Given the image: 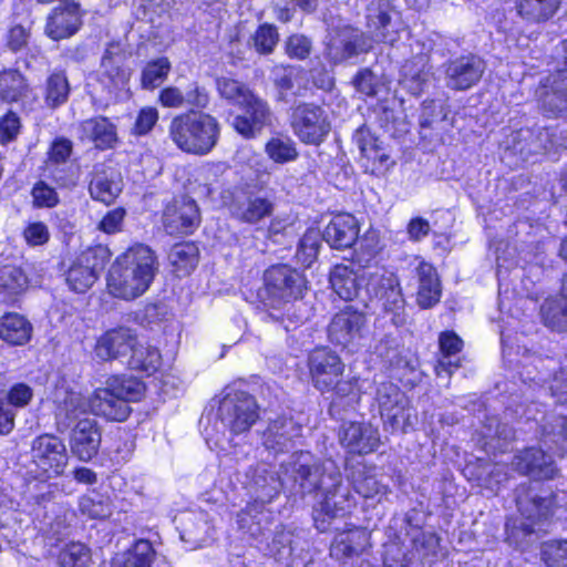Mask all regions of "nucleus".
<instances>
[{
    "instance_id": "f257e3e1",
    "label": "nucleus",
    "mask_w": 567,
    "mask_h": 567,
    "mask_svg": "<svg viewBox=\"0 0 567 567\" xmlns=\"http://www.w3.org/2000/svg\"><path fill=\"white\" fill-rule=\"evenodd\" d=\"M367 10V27L371 38L350 25L338 29L327 44V56L334 64L369 52L372 41L392 44L396 40L395 32L390 30L389 3L373 0Z\"/></svg>"
},
{
    "instance_id": "f03ea898",
    "label": "nucleus",
    "mask_w": 567,
    "mask_h": 567,
    "mask_svg": "<svg viewBox=\"0 0 567 567\" xmlns=\"http://www.w3.org/2000/svg\"><path fill=\"white\" fill-rule=\"evenodd\" d=\"M158 265L155 254L144 245H135L120 255L107 275L110 293L123 300H133L147 291Z\"/></svg>"
},
{
    "instance_id": "7ed1b4c3",
    "label": "nucleus",
    "mask_w": 567,
    "mask_h": 567,
    "mask_svg": "<svg viewBox=\"0 0 567 567\" xmlns=\"http://www.w3.org/2000/svg\"><path fill=\"white\" fill-rule=\"evenodd\" d=\"M266 301L268 316L278 322L288 320L299 323L307 319L306 310L301 311L300 300L306 290V280L296 269L287 265L270 267L265 272Z\"/></svg>"
},
{
    "instance_id": "20e7f679",
    "label": "nucleus",
    "mask_w": 567,
    "mask_h": 567,
    "mask_svg": "<svg viewBox=\"0 0 567 567\" xmlns=\"http://www.w3.org/2000/svg\"><path fill=\"white\" fill-rule=\"evenodd\" d=\"M168 136L182 152L206 155L217 144L219 124L210 114L190 111L172 118Z\"/></svg>"
},
{
    "instance_id": "39448f33",
    "label": "nucleus",
    "mask_w": 567,
    "mask_h": 567,
    "mask_svg": "<svg viewBox=\"0 0 567 567\" xmlns=\"http://www.w3.org/2000/svg\"><path fill=\"white\" fill-rule=\"evenodd\" d=\"M281 468L291 480L295 493L301 497L321 493L328 484L336 485L339 482L340 470L333 462L318 461L305 451L293 453Z\"/></svg>"
},
{
    "instance_id": "423d86ee",
    "label": "nucleus",
    "mask_w": 567,
    "mask_h": 567,
    "mask_svg": "<svg viewBox=\"0 0 567 567\" xmlns=\"http://www.w3.org/2000/svg\"><path fill=\"white\" fill-rule=\"evenodd\" d=\"M132 69L127 65V55L120 43H110L101 59L97 81L105 91L106 103L118 100L127 91Z\"/></svg>"
},
{
    "instance_id": "0eeeda50",
    "label": "nucleus",
    "mask_w": 567,
    "mask_h": 567,
    "mask_svg": "<svg viewBox=\"0 0 567 567\" xmlns=\"http://www.w3.org/2000/svg\"><path fill=\"white\" fill-rule=\"evenodd\" d=\"M369 279L370 301L374 298L382 310L391 316L394 326L400 327L406 322L405 300L399 278L383 268H375Z\"/></svg>"
},
{
    "instance_id": "6e6552de",
    "label": "nucleus",
    "mask_w": 567,
    "mask_h": 567,
    "mask_svg": "<svg viewBox=\"0 0 567 567\" xmlns=\"http://www.w3.org/2000/svg\"><path fill=\"white\" fill-rule=\"evenodd\" d=\"M290 125L293 134L307 145H320L331 131L328 112L308 102H300L291 109Z\"/></svg>"
},
{
    "instance_id": "1a4fd4ad",
    "label": "nucleus",
    "mask_w": 567,
    "mask_h": 567,
    "mask_svg": "<svg viewBox=\"0 0 567 567\" xmlns=\"http://www.w3.org/2000/svg\"><path fill=\"white\" fill-rule=\"evenodd\" d=\"M111 251L106 246L96 245L83 250L65 272L71 290L83 293L90 289L110 261Z\"/></svg>"
},
{
    "instance_id": "9d476101",
    "label": "nucleus",
    "mask_w": 567,
    "mask_h": 567,
    "mask_svg": "<svg viewBox=\"0 0 567 567\" xmlns=\"http://www.w3.org/2000/svg\"><path fill=\"white\" fill-rule=\"evenodd\" d=\"M218 415L231 433L241 434L247 432L258 420V405L249 393L228 390L219 403Z\"/></svg>"
},
{
    "instance_id": "9b49d317",
    "label": "nucleus",
    "mask_w": 567,
    "mask_h": 567,
    "mask_svg": "<svg viewBox=\"0 0 567 567\" xmlns=\"http://www.w3.org/2000/svg\"><path fill=\"white\" fill-rule=\"evenodd\" d=\"M339 482L328 484L320 493L321 498L313 507V522L316 528L324 533L329 530L334 518L343 517L355 506V499L348 486L343 484L341 472Z\"/></svg>"
},
{
    "instance_id": "f8f14e48",
    "label": "nucleus",
    "mask_w": 567,
    "mask_h": 567,
    "mask_svg": "<svg viewBox=\"0 0 567 567\" xmlns=\"http://www.w3.org/2000/svg\"><path fill=\"white\" fill-rule=\"evenodd\" d=\"M311 381L313 386L321 392L336 391L343 394L341 378L344 364L337 353L327 349H315L308 359Z\"/></svg>"
},
{
    "instance_id": "ddd939ff",
    "label": "nucleus",
    "mask_w": 567,
    "mask_h": 567,
    "mask_svg": "<svg viewBox=\"0 0 567 567\" xmlns=\"http://www.w3.org/2000/svg\"><path fill=\"white\" fill-rule=\"evenodd\" d=\"M373 274L371 269L354 271L344 265H337L330 275V284L333 291L343 300L357 301L363 308L370 301L369 279Z\"/></svg>"
},
{
    "instance_id": "4468645a",
    "label": "nucleus",
    "mask_w": 567,
    "mask_h": 567,
    "mask_svg": "<svg viewBox=\"0 0 567 567\" xmlns=\"http://www.w3.org/2000/svg\"><path fill=\"white\" fill-rule=\"evenodd\" d=\"M566 68L550 74L539 85L536 96L547 117H561L567 114V55Z\"/></svg>"
},
{
    "instance_id": "2eb2a0df",
    "label": "nucleus",
    "mask_w": 567,
    "mask_h": 567,
    "mask_svg": "<svg viewBox=\"0 0 567 567\" xmlns=\"http://www.w3.org/2000/svg\"><path fill=\"white\" fill-rule=\"evenodd\" d=\"M272 198L260 192L243 190L233 198L229 210L241 223L255 225L271 217L275 212Z\"/></svg>"
},
{
    "instance_id": "dca6fc26",
    "label": "nucleus",
    "mask_w": 567,
    "mask_h": 567,
    "mask_svg": "<svg viewBox=\"0 0 567 567\" xmlns=\"http://www.w3.org/2000/svg\"><path fill=\"white\" fill-rule=\"evenodd\" d=\"M516 503L523 516L530 520H538L555 515L560 508L567 506L565 492L543 491L537 494L528 489L525 494L517 492Z\"/></svg>"
},
{
    "instance_id": "f3484780",
    "label": "nucleus",
    "mask_w": 567,
    "mask_h": 567,
    "mask_svg": "<svg viewBox=\"0 0 567 567\" xmlns=\"http://www.w3.org/2000/svg\"><path fill=\"white\" fill-rule=\"evenodd\" d=\"M200 223L199 209L188 197L174 198L163 214V224L169 235H189Z\"/></svg>"
},
{
    "instance_id": "a211bd4d",
    "label": "nucleus",
    "mask_w": 567,
    "mask_h": 567,
    "mask_svg": "<svg viewBox=\"0 0 567 567\" xmlns=\"http://www.w3.org/2000/svg\"><path fill=\"white\" fill-rule=\"evenodd\" d=\"M32 460L35 465L49 475H59L68 464L64 443L54 435H40L32 442Z\"/></svg>"
},
{
    "instance_id": "6ab92c4d",
    "label": "nucleus",
    "mask_w": 567,
    "mask_h": 567,
    "mask_svg": "<svg viewBox=\"0 0 567 567\" xmlns=\"http://www.w3.org/2000/svg\"><path fill=\"white\" fill-rule=\"evenodd\" d=\"M367 319L362 310L348 306L337 312L328 327L331 342L348 347L362 338Z\"/></svg>"
},
{
    "instance_id": "aec40b11",
    "label": "nucleus",
    "mask_w": 567,
    "mask_h": 567,
    "mask_svg": "<svg viewBox=\"0 0 567 567\" xmlns=\"http://www.w3.org/2000/svg\"><path fill=\"white\" fill-rule=\"evenodd\" d=\"M485 62L477 55H464L450 60L445 64V84L456 91H465L481 80Z\"/></svg>"
},
{
    "instance_id": "412c9836",
    "label": "nucleus",
    "mask_w": 567,
    "mask_h": 567,
    "mask_svg": "<svg viewBox=\"0 0 567 567\" xmlns=\"http://www.w3.org/2000/svg\"><path fill=\"white\" fill-rule=\"evenodd\" d=\"M240 107L243 113L234 117L233 126L244 137H255L271 124L272 113L268 103L255 93Z\"/></svg>"
},
{
    "instance_id": "4be33fe9",
    "label": "nucleus",
    "mask_w": 567,
    "mask_h": 567,
    "mask_svg": "<svg viewBox=\"0 0 567 567\" xmlns=\"http://www.w3.org/2000/svg\"><path fill=\"white\" fill-rule=\"evenodd\" d=\"M82 25L80 4L64 1L53 8L47 17L44 33L52 40L59 41L75 34Z\"/></svg>"
},
{
    "instance_id": "5701e85b",
    "label": "nucleus",
    "mask_w": 567,
    "mask_h": 567,
    "mask_svg": "<svg viewBox=\"0 0 567 567\" xmlns=\"http://www.w3.org/2000/svg\"><path fill=\"white\" fill-rule=\"evenodd\" d=\"M136 343V333L127 327L106 330L96 339L95 355L102 361L126 359Z\"/></svg>"
},
{
    "instance_id": "b1692460",
    "label": "nucleus",
    "mask_w": 567,
    "mask_h": 567,
    "mask_svg": "<svg viewBox=\"0 0 567 567\" xmlns=\"http://www.w3.org/2000/svg\"><path fill=\"white\" fill-rule=\"evenodd\" d=\"M102 440L101 429L94 419L84 416L74 424L70 437L71 453L82 462L97 455Z\"/></svg>"
},
{
    "instance_id": "393cba45",
    "label": "nucleus",
    "mask_w": 567,
    "mask_h": 567,
    "mask_svg": "<svg viewBox=\"0 0 567 567\" xmlns=\"http://www.w3.org/2000/svg\"><path fill=\"white\" fill-rule=\"evenodd\" d=\"M512 466L520 474L534 480L553 478L557 472L554 460L540 449H526L513 458Z\"/></svg>"
},
{
    "instance_id": "a878e982",
    "label": "nucleus",
    "mask_w": 567,
    "mask_h": 567,
    "mask_svg": "<svg viewBox=\"0 0 567 567\" xmlns=\"http://www.w3.org/2000/svg\"><path fill=\"white\" fill-rule=\"evenodd\" d=\"M340 442L350 452L367 454L374 451L380 443L378 429L369 423H344L339 433Z\"/></svg>"
},
{
    "instance_id": "bb28decb",
    "label": "nucleus",
    "mask_w": 567,
    "mask_h": 567,
    "mask_svg": "<svg viewBox=\"0 0 567 567\" xmlns=\"http://www.w3.org/2000/svg\"><path fill=\"white\" fill-rule=\"evenodd\" d=\"M301 435V427L288 417H277L262 432L264 446L275 454L287 452L293 446V440Z\"/></svg>"
},
{
    "instance_id": "cd10ccee",
    "label": "nucleus",
    "mask_w": 567,
    "mask_h": 567,
    "mask_svg": "<svg viewBox=\"0 0 567 567\" xmlns=\"http://www.w3.org/2000/svg\"><path fill=\"white\" fill-rule=\"evenodd\" d=\"M158 101L164 107L183 109L206 107L209 99L205 87L193 81L184 90L173 85L164 87L159 92Z\"/></svg>"
},
{
    "instance_id": "c85d7f7f",
    "label": "nucleus",
    "mask_w": 567,
    "mask_h": 567,
    "mask_svg": "<svg viewBox=\"0 0 567 567\" xmlns=\"http://www.w3.org/2000/svg\"><path fill=\"white\" fill-rule=\"evenodd\" d=\"M359 235V225L354 216L339 214L326 226L322 239L333 249H347L353 246Z\"/></svg>"
},
{
    "instance_id": "c756f323",
    "label": "nucleus",
    "mask_w": 567,
    "mask_h": 567,
    "mask_svg": "<svg viewBox=\"0 0 567 567\" xmlns=\"http://www.w3.org/2000/svg\"><path fill=\"white\" fill-rule=\"evenodd\" d=\"M92 413L110 421L122 422L131 413L130 405L109 386L96 389L91 395Z\"/></svg>"
},
{
    "instance_id": "7c9ffc66",
    "label": "nucleus",
    "mask_w": 567,
    "mask_h": 567,
    "mask_svg": "<svg viewBox=\"0 0 567 567\" xmlns=\"http://www.w3.org/2000/svg\"><path fill=\"white\" fill-rule=\"evenodd\" d=\"M80 132L82 140H89L100 150L112 148L117 142L115 125L104 116L83 121L80 124Z\"/></svg>"
},
{
    "instance_id": "2f4dec72",
    "label": "nucleus",
    "mask_w": 567,
    "mask_h": 567,
    "mask_svg": "<svg viewBox=\"0 0 567 567\" xmlns=\"http://www.w3.org/2000/svg\"><path fill=\"white\" fill-rule=\"evenodd\" d=\"M419 288L416 292V302L423 309L435 306L441 298V282L435 268L424 261H421L416 268Z\"/></svg>"
},
{
    "instance_id": "473e14b6",
    "label": "nucleus",
    "mask_w": 567,
    "mask_h": 567,
    "mask_svg": "<svg viewBox=\"0 0 567 567\" xmlns=\"http://www.w3.org/2000/svg\"><path fill=\"white\" fill-rule=\"evenodd\" d=\"M367 546V532L361 528H353L336 536L330 547V555L346 564L349 558L360 555Z\"/></svg>"
},
{
    "instance_id": "72a5a7b5",
    "label": "nucleus",
    "mask_w": 567,
    "mask_h": 567,
    "mask_svg": "<svg viewBox=\"0 0 567 567\" xmlns=\"http://www.w3.org/2000/svg\"><path fill=\"white\" fill-rule=\"evenodd\" d=\"M33 95L28 79L17 69L0 71V100L6 103L23 102Z\"/></svg>"
},
{
    "instance_id": "f704fd0d",
    "label": "nucleus",
    "mask_w": 567,
    "mask_h": 567,
    "mask_svg": "<svg viewBox=\"0 0 567 567\" xmlns=\"http://www.w3.org/2000/svg\"><path fill=\"white\" fill-rule=\"evenodd\" d=\"M89 190L93 199L110 205L122 192L121 175L113 169H96L90 182Z\"/></svg>"
},
{
    "instance_id": "c9c22d12",
    "label": "nucleus",
    "mask_w": 567,
    "mask_h": 567,
    "mask_svg": "<svg viewBox=\"0 0 567 567\" xmlns=\"http://www.w3.org/2000/svg\"><path fill=\"white\" fill-rule=\"evenodd\" d=\"M71 94V85L65 71L51 72L43 84L42 96L49 110H56L66 104Z\"/></svg>"
},
{
    "instance_id": "e433bc0d",
    "label": "nucleus",
    "mask_w": 567,
    "mask_h": 567,
    "mask_svg": "<svg viewBox=\"0 0 567 567\" xmlns=\"http://www.w3.org/2000/svg\"><path fill=\"white\" fill-rule=\"evenodd\" d=\"M249 484L258 497L265 499H271L277 495L282 487L281 480L271 471L270 466L265 463H259L256 466H251L247 472Z\"/></svg>"
},
{
    "instance_id": "4c0bfd02",
    "label": "nucleus",
    "mask_w": 567,
    "mask_h": 567,
    "mask_svg": "<svg viewBox=\"0 0 567 567\" xmlns=\"http://www.w3.org/2000/svg\"><path fill=\"white\" fill-rule=\"evenodd\" d=\"M375 399L380 413L391 422H396L404 409L405 396L403 392L392 382H382L377 389Z\"/></svg>"
},
{
    "instance_id": "58836bf2",
    "label": "nucleus",
    "mask_w": 567,
    "mask_h": 567,
    "mask_svg": "<svg viewBox=\"0 0 567 567\" xmlns=\"http://www.w3.org/2000/svg\"><path fill=\"white\" fill-rule=\"evenodd\" d=\"M32 326L21 315L6 313L0 318V338L14 346L27 343L31 338Z\"/></svg>"
},
{
    "instance_id": "ea45409f",
    "label": "nucleus",
    "mask_w": 567,
    "mask_h": 567,
    "mask_svg": "<svg viewBox=\"0 0 567 567\" xmlns=\"http://www.w3.org/2000/svg\"><path fill=\"white\" fill-rule=\"evenodd\" d=\"M439 346L441 358L435 365L436 375L441 377L443 372L450 375L460 367L458 360L453 361L451 357L462 350L463 341L454 331H444L439 337Z\"/></svg>"
},
{
    "instance_id": "a19ab883",
    "label": "nucleus",
    "mask_w": 567,
    "mask_h": 567,
    "mask_svg": "<svg viewBox=\"0 0 567 567\" xmlns=\"http://www.w3.org/2000/svg\"><path fill=\"white\" fill-rule=\"evenodd\" d=\"M561 0H516L518 14L526 21L542 23L551 19Z\"/></svg>"
},
{
    "instance_id": "79ce46f5",
    "label": "nucleus",
    "mask_w": 567,
    "mask_h": 567,
    "mask_svg": "<svg viewBox=\"0 0 567 567\" xmlns=\"http://www.w3.org/2000/svg\"><path fill=\"white\" fill-rule=\"evenodd\" d=\"M155 556L152 544L138 539L124 553L117 554L112 561L113 567H151Z\"/></svg>"
},
{
    "instance_id": "37998d69",
    "label": "nucleus",
    "mask_w": 567,
    "mask_h": 567,
    "mask_svg": "<svg viewBox=\"0 0 567 567\" xmlns=\"http://www.w3.org/2000/svg\"><path fill=\"white\" fill-rule=\"evenodd\" d=\"M89 413H92L91 396L85 398L80 393L70 392L59 408L58 417L65 427H70L73 423H78L79 420H83L84 417L82 416Z\"/></svg>"
},
{
    "instance_id": "c03bdc74",
    "label": "nucleus",
    "mask_w": 567,
    "mask_h": 567,
    "mask_svg": "<svg viewBox=\"0 0 567 567\" xmlns=\"http://www.w3.org/2000/svg\"><path fill=\"white\" fill-rule=\"evenodd\" d=\"M544 324L555 331L567 330V297L560 296L546 299L540 307Z\"/></svg>"
},
{
    "instance_id": "a18cd8bd",
    "label": "nucleus",
    "mask_w": 567,
    "mask_h": 567,
    "mask_svg": "<svg viewBox=\"0 0 567 567\" xmlns=\"http://www.w3.org/2000/svg\"><path fill=\"white\" fill-rule=\"evenodd\" d=\"M126 359L131 369L145 371L148 374L155 372L159 368L162 361V357L157 348L142 344L138 342L137 338L134 349H132Z\"/></svg>"
},
{
    "instance_id": "49530a36",
    "label": "nucleus",
    "mask_w": 567,
    "mask_h": 567,
    "mask_svg": "<svg viewBox=\"0 0 567 567\" xmlns=\"http://www.w3.org/2000/svg\"><path fill=\"white\" fill-rule=\"evenodd\" d=\"M199 250L194 243L183 241L175 244L168 255L175 270L179 275H188L198 262Z\"/></svg>"
},
{
    "instance_id": "de8ad7c7",
    "label": "nucleus",
    "mask_w": 567,
    "mask_h": 567,
    "mask_svg": "<svg viewBox=\"0 0 567 567\" xmlns=\"http://www.w3.org/2000/svg\"><path fill=\"white\" fill-rule=\"evenodd\" d=\"M172 64L166 56L148 61L141 72V86L144 90H154L166 81Z\"/></svg>"
},
{
    "instance_id": "09e8293b",
    "label": "nucleus",
    "mask_w": 567,
    "mask_h": 567,
    "mask_svg": "<svg viewBox=\"0 0 567 567\" xmlns=\"http://www.w3.org/2000/svg\"><path fill=\"white\" fill-rule=\"evenodd\" d=\"M58 564L60 567H90L92 565L91 549L80 542L69 543L61 548Z\"/></svg>"
},
{
    "instance_id": "8fccbe9b",
    "label": "nucleus",
    "mask_w": 567,
    "mask_h": 567,
    "mask_svg": "<svg viewBox=\"0 0 567 567\" xmlns=\"http://www.w3.org/2000/svg\"><path fill=\"white\" fill-rule=\"evenodd\" d=\"M27 284V277L21 269L12 266L0 268V296L2 295L4 300H13L25 289Z\"/></svg>"
},
{
    "instance_id": "3c124183",
    "label": "nucleus",
    "mask_w": 567,
    "mask_h": 567,
    "mask_svg": "<svg viewBox=\"0 0 567 567\" xmlns=\"http://www.w3.org/2000/svg\"><path fill=\"white\" fill-rule=\"evenodd\" d=\"M109 385L127 404L130 401H138L144 392L145 385L142 381L132 377L113 375L107 379Z\"/></svg>"
},
{
    "instance_id": "603ef678",
    "label": "nucleus",
    "mask_w": 567,
    "mask_h": 567,
    "mask_svg": "<svg viewBox=\"0 0 567 567\" xmlns=\"http://www.w3.org/2000/svg\"><path fill=\"white\" fill-rule=\"evenodd\" d=\"M352 483L355 492L364 498H375L386 493V486L367 467L353 473Z\"/></svg>"
},
{
    "instance_id": "864d4df0",
    "label": "nucleus",
    "mask_w": 567,
    "mask_h": 567,
    "mask_svg": "<svg viewBox=\"0 0 567 567\" xmlns=\"http://www.w3.org/2000/svg\"><path fill=\"white\" fill-rule=\"evenodd\" d=\"M267 155L278 164H285L297 159L299 153L296 143L284 136L271 137L265 146Z\"/></svg>"
},
{
    "instance_id": "5fc2aeb1",
    "label": "nucleus",
    "mask_w": 567,
    "mask_h": 567,
    "mask_svg": "<svg viewBox=\"0 0 567 567\" xmlns=\"http://www.w3.org/2000/svg\"><path fill=\"white\" fill-rule=\"evenodd\" d=\"M219 95L228 102L240 106L247 101L254 92L244 83L230 79L219 78L216 81Z\"/></svg>"
},
{
    "instance_id": "6e6d98bb",
    "label": "nucleus",
    "mask_w": 567,
    "mask_h": 567,
    "mask_svg": "<svg viewBox=\"0 0 567 567\" xmlns=\"http://www.w3.org/2000/svg\"><path fill=\"white\" fill-rule=\"evenodd\" d=\"M322 235L316 229H308L299 240L296 258L305 267H310L317 259Z\"/></svg>"
},
{
    "instance_id": "4d7b16f0",
    "label": "nucleus",
    "mask_w": 567,
    "mask_h": 567,
    "mask_svg": "<svg viewBox=\"0 0 567 567\" xmlns=\"http://www.w3.org/2000/svg\"><path fill=\"white\" fill-rule=\"evenodd\" d=\"M404 72L410 91L413 94L423 92L424 86L431 79V68L426 64L425 60L420 58L417 61L406 64Z\"/></svg>"
},
{
    "instance_id": "13d9d810",
    "label": "nucleus",
    "mask_w": 567,
    "mask_h": 567,
    "mask_svg": "<svg viewBox=\"0 0 567 567\" xmlns=\"http://www.w3.org/2000/svg\"><path fill=\"white\" fill-rule=\"evenodd\" d=\"M80 511L90 518L104 519L111 516L112 506L107 498L97 493H92L80 499Z\"/></svg>"
},
{
    "instance_id": "bf43d9fd",
    "label": "nucleus",
    "mask_w": 567,
    "mask_h": 567,
    "mask_svg": "<svg viewBox=\"0 0 567 567\" xmlns=\"http://www.w3.org/2000/svg\"><path fill=\"white\" fill-rule=\"evenodd\" d=\"M540 558L546 567H567V539L544 543Z\"/></svg>"
},
{
    "instance_id": "052dcab7",
    "label": "nucleus",
    "mask_w": 567,
    "mask_h": 567,
    "mask_svg": "<svg viewBox=\"0 0 567 567\" xmlns=\"http://www.w3.org/2000/svg\"><path fill=\"white\" fill-rule=\"evenodd\" d=\"M254 48L260 54H269L279 41V33L274 24L264 23L258 27L254 37Z\"/></svg>"
},
{
    "instance_id": "680f3d73",
    "label": "nucleus",
    "mask_w": 567,
    "mask_h": 567,
    "mask_svg": "<svg viewBox=\"0 0 567 567\" xmlns=\"http://www.w3.org/2000/svg\"><path fill=\"white\" fill-rule=\"evenodd\" d=\"M21 127L20 116L13 111L7 112L0 118V143L6 145L17 140L21 132Z\"/></svg>"
},
{
    "instance_id": "e2e57ef3",
    "label": "nucleus",
    "mask_w": 567,
    "mask_h": 567,
    "mask_svg": "<svg viewBox=\"0 0 567 567\" xmlns=\"http://www.w3.org/2000/svg\"><path fill=\"white\" fill-rule=\"evenodd\" d=\"M73 143L71 140L60 136L52 141L48 151V163L51 165L64 164L71 156Z\"/></svg>"
},
{
    "instance_id": "0e129e2a",
    "label": "nucleus",
    "mask_w": 567,
    "mask_h": 567,
    "mask_svg": "<svg viewBox=\"0 0 567 567\" xmlns=\"http://www.w3.org/2000/svg\"><path fill=\"white\" fill-rule=\"evenodd\" d=\"M312 43L302 34L290 35L285 43V50L289 58L305 60L311 52Z\"/></svg>"
},
{
    "instance_id": "69168bd1",
    "label": "nucleus",
    "mask_w": 567,
    "mask_h": 567,
    "mask_svg": "<svg viewBox=\"0 0 567 567\" xmlns=\"http://www.w3.org/2000/svg\"><path fill=\"white\" fill-rule=\"evenodd\" d=\"M158 121V111L153 106H145L140 110L133 126L135 135H145L152 131Z\"/></svg>"
},
{
    "instance_id": "338daca9",
    "label": "nucleus",
    "mask_w": 567,
    "mask_h": 567,
    "mask_svg": "<svg viewBox=\"0 0 567 567\" xmlns=\"http://www.w3.org/2000/svg\"><path fill=\"white\" fill-rule=\"evenodd\" d=\"M353 142L364 158L373 157V154L380 153V147L377 145V140L372 136L365 126H361L355 131L353 134Z\"/></svg>"
},
{
    "instance_id": "774afa93",
    "label": "nucleus",
    "mask_w": 567,
    "mask_h": 567,
    "mask_svg": "<svg viewBox=\"0 0 567 567\" xmlns=\"http://www.w3.org/2000/svg\"><path fill=\"white\" fill-rule=\"evenodd\" d=\"M33 203L38 207H54L58 202V193L44 182L37 183L32 188Z\"/></svg>"
}]
</instances>
